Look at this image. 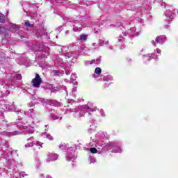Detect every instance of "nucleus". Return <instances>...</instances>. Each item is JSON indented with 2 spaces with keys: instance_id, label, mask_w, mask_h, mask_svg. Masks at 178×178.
Masks as SVG:
<instances>
[{
  "instance_id": "423d86ee",
  "label": "nucleus",
  "mask_w": 178,
  "mask_h": 178,
  "mask_svg": "<svg viewBox=\"0 0 178 178\" xmlns=\"http://www.w3.org/2000/svg\"><path fill=\"white\" fill-rule=\"evenodd\" d=\"M86 40H87V36L84 34L81 35L80 40L86 41Z\"/></svg>"
},
{
  "instance_id": "6e6552de",
  "label": "nucleus",
  "mask_w": 178,
  "mask_h": 178,
  "mask_svg": "<svg viewBox=\"0 0 178 178\" xmlns=\"http://www.w3.org/2000/svg\"><path fill=\"white\" fill-rule=\"evenodd\" d=\"M17 79L18 80H22V75L18 74V75L17 76Z\"/></svg>"
},
{
  "instance_id": "0eeeda50",
  "label": "nucleus",
  "mask_w": 178,
  "mask_h": 178,
  "mask_svg": "<svg viewBox=\"0 0 178 178\" xmlns=\"http://www.w3.org/2000/svg\"><path fill=\"white\" fill-rule=\"evenodd\" d=\"M25 26L27 27H31V24L29 21L25 22Z\"/></svg>"
},
{
  "instance_id": "f8f14e48",
  "label": "nucleus",
  "mask_w": 178,
  "mask_h": 178,
  "mask_svg": "<svg viewBox=\"0 0 178 178\" xmlns=\"http://www.w3.org/2000/svg\"><path fill=\"white\" fill-rule=\"evenodd\" d=\"M46 178H52L50 175H47Z\"/></svg>"
},
{
  "instance_id": "9d476101",
  "label": "nucleus",
  "mask_w": 178,
  "mask_h": 178,
  "mask_svg": "<svg viewBox=\"0 0 178 178\" xmlns=\"http://www.w3.org/2000/svg\"><path fill=\"white\" fill-rule=\"evenodd\" d=\"M88 109H89L91 112H94V108H91L90 107H87Z\"/></svg>"
},
{
  "instance_id": "f257e3e1",
  "label": "nucleus",
  "mask_w": 178,
  "mask_h": 178,
  "mask_svg": "<svg viewBox=\"0 0 178 178\" xmlns=\"http://www.w3.org/2000/svg\"><path fill=\"white\" fill-rule=\"evenodd\" d=\"M41 83H42V79L38 74H35V76L31 81V84L34 88H40V86H41Z\"/></svg>"
},
{
  "instance_id": "f03ea898",
  "label": "nucleus",
  "mask_w": 178,
  "mask_h": 178,
  "mask_svg": "<svg viewBox=\"0 0 178 178\" xmlns=\"http://www.w3.org/2000/svg\"><path fill=\"white\" fill-rule=\"evenodd\" d=\"M165 40H166V37L161 35L156 37L155 41L157 44H163V42H165Z\"/></svg>"
},
{
  "instance_id": "20e7f679",
  "label": "nucleus",
  "mask_w": 178,
  "mask_h": 178,
  "mask_svg": "<svg viewBox=\"0 0 178 178\" xmlns=\"http://www.w3.org/2000/svg\"><path fill=\"white\" fill-rule=\"evenodd\" d=\"M102 72V70H101V67H96L95 70V74L99 75Z\"/></svg>"
},
{
  "instance_id": "39448f33",
  "label": "nucleus",
  "mask_w": 178,
  "mask_h": 178,
  "mask_svg": "<svg viewBox=\"0 0 178 178\" xmlns=\"http://www.w3.org/2000/svg\"><path fill=\"white\" fill-rule=\"evenodd\" d=\"M90 152L92 154H97L98 153V150L95 147H92V148H90Z\"/></svg>"
},
{
  "instance_id": "7ed1b4c3",
  "label": "nucleus",
  "mask_w": 178,
  "mask_h": 178,
  "mask_svg": "<svg viewBox=\"0 0 178 178\" xmlns=\"http://www.w3.org/2000/svg\"><path fill=\"white\" fill-rule=\"evenodd\" d=\"M6 20V17L5 15L0 13V23H5Z\"/></svg>"
},
{
  "instance_id": "9b49d317",
  "label": "nucleus",
  "mask_w": 178,
  "mask_h": 178,
  "mask_svg": "<svg viewBox=\"0 0 178 178\" xmlns=\"http://www.w3.org/2000/svg\"><path fill=\"white\" fill-rule=\"evenodd\" d=\"M156 52H157V54H161V49H156Z\"/></svg>"
},
{
  "instance_id": "ddd939ff",
  "label": "nucleus",
  "mask_w": 178,
  "mask_h": 178,
  "mask_svg": "<svg viewBox=\"0 0 178 178\" xmlns=\"http://www.w3.org/2000/svg\"><path fill=\"white\" fill-rule=\"evenodd\" d=\"M92 63H93V61H91V62H90V65H92Z\"/></svg>"
},
{
  "instance_id": "1a4fd4ad",
  "label": "nucleus",
  "mask_w": 178,
  "mask_h": 178,
  "mask_svg": "<svg viewBox=\"0 0 178 178\" xmlns=\"http://www.w3.org/2000/svg\"><path fill=\"white\" fill-rule=\"evenodd\" d=\"M41 148H42V145H38V146L36 147V149H41Z\"/></svg>"
}]
</instances>
